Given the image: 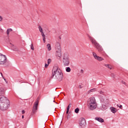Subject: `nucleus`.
<instances>
[{
    "label": "nucleus",
    "instance_id": "obj_1",
    "mask_svg": "<svg viewBox=\"0 0 128 128\" xmlns=\"http://www.w3.org/2000/svg\"><path fill=\"white\" fill-rule=\"evenodd\" d=\"M52 78H54L58 82H62L64 78V74L58 66H54L52 70Z\"/></svg>",
    "mask_w": 128,
    "mask_h": 128
},
{
    "label": "nucleus",
    "instance_id": "obj_2",
    "mask_svg": "<svg viewBox=\"0 0 128 128\" xmlns=\"http://www.w3.org/2000/svg\"><path fill=\"white\" fill-rule=\"evenodd\" d=\"M88 106L90 110H94L98 106L94 97H91L88 100Z\"/></svg>",
    "mask_w": 128,
    "mask_h": 128
},
{
    "label": "nucleus",
    "instance_id": "obj_3",
    "mask_svg": "<svg viewBox=\"0 0 128 128\" xmlns=\"http://www.w3.org/2000/svg\"><path fill=\"white\" fill-rule=\"evenodd\" d=\"M88 36L92 42V44L97 49V50L98 52H102L104 48H102V46H100V44L96 42V40L94 38L90 36V35H88Z\"/></svg>",
    "mask_w": 128,
    "mask_h": 128
},
{
    "label": "nucleus",
    "instance_id": "obj_4",
    "mask_svg": "<svg viewBox=\"0 0 128 128\" xmlns=\"http://www.w3.org/2000/svg\"><path fill=\"white\" fill-rule=\"evenodd\" d=\"M70 56L67 53H65L64 54L63 62L64 66H68L70 64Z\"/></svg>",
    "mask_w": 128,
    "mask_h": 128
},
{
    "label": "nucleus",
    "instance_id": "obj_5",
    "mask_svg": "<svg viewBox=\"0 0 128 128\" xmlns=\"http://www.w3.org/2000/svg\"><path fill=\"white\" fill-rule=\"evenodd\" d=\"M10 106V102H4V103H2V102H0V110H8V106Z\"/></svg>",
    "mask_w": 128,
    "mask_h": 128
},
{
    "label": "nucleus",
    "instance_id": "obj_6",
    "mask_svg": "<svg viewBox=\"0 0 128 128\" xmlns=\"http://www.w3.org/2000/svg\"><path fill=\"white\" fill-rule=\"evenodd\" d=\"M7 62L6 56L0 53V64H4Z\"/></svg>",
    "mask_w": 128,
    "mask_h": 128
},
{
    "label": "nucleus",
    "instance_id": "obj_7",
    "mask_svg": "<svg viewBox=\"0 0 128 128\" xmlns=\"http://www.w3.org/2000/svg\"><path fill=\"white\" fill-rule=\"evenodd\" d=\"M38 100H36L34 102V104L33 106V108L32 110V114H36L38 112Z\"/></svg>",
    "mask_w": 128,
    "mask_h": 128
},
{
    "label": "nucleus",
    "instance_id": "obj_8",
    "mask_svg": "<svg viewBox=\"0 0 128 128\" xmlns=\"http://www.w3.org/2000/svg\"><path fill=\"white\" fill-rule=\"evenodd\" d=\"M0 102L4 103V102H10V101L4 96H3L0 98Z\"/></svg>",
    "mask_w": 128,
    "mask_h": 128
},
{
    "label": "nucleus",
    "instance_id": "obj_9",
    "mask_svg": "<svg viewBox=\"0 0 128 128\" xmlns=\"http://www.w3.org/2000/svg\"><path fill=\"white\" fill-rule=\"evenodd\" d=\"M79 122H79L80 125L81 126H84V124H86V120L84 119V118H80Z\"/></svg>",
    "mask_w": 128,
    "mask_h": 128
},
{
    "label": "nucleus",
    "instance_id": "obj_10",
    "mask_svg": "<svg viewBox=\"0 0 128 128\" xmlns=\"http://www.w3.org/2000/svg\"><path fill=\"white\" fill-rule=\"evenodd\" d=\"M56 56H58V58L62 56V49L56 50Z\"/></svg>",
    "mask_w": 128,
    "mask_h": 128
},
{
    "label": "nucleus",
    "instance_id": "obj_11",
    "mask_svg": "<svg viewBox=\"0 0 128 128\" xmlns=\"http://www.w3.org/2000/svg\"><path fill=\"white\" fill-rule=\"evenodd\" d=\"M56 50H62L60 48V44L58 42H56L55 45Z\"/></svg>",
    "mask_w": 128,
    "mask_h": 128
},
{
    "label": "nucleus",
    "instance_id": "obj_12",
    "mask_svg": "<svg viewBox=\"0 0 128 128\" xmlns=\"http://www.w3.org/2000/svg\"><path fill=\"white\" fill-rule=\"evenodd\" d=\"M110 110L112 114H116V112H118V109L114 107H110Z\"/></svg>",
    "mask_w": 128,
    "mask_h": 128
},
{
    "label": "nucleus",
    "instance_id": "obj_13",
    "mask_svg": "<svg viewBox=\"0 0 128 128\" xmlns=\"http://www.w3.org/2000/svg\"><path fill=\"white\" fill-rule=\"evenodd\" d=\"M95 120L100 122H104V119L100 118V117H96L95 118Z\"/></svg>",
    "mask_w": 128,
    "mask_h": 128
},
{
    "label": "nucleus",
    "instance_id": "obj_14",
    "mask_svg": "<svg viewBox=\"0 0 128 128\" xmlns=\"http://www.w3.org/2000/svg\"><path fill=\"white\" fill-rule=\"evenodd\" d=\"M4 94V89L2 88H0V96Z\"/></svg>",
    "mask_w": 128,
    "mask_h": 128
},
{
    "label": "nucleus",
    "instance_id": "obj_15",
    "mask_svg": "<svg viewBox=\"0 0 128 128\" xmlns=\"http://www.w3.org/2000/svg\"><path fill=\"white\" fill-rule=\"evenodd\" d=\"M96 60H98L99 62H102V60H104V58H102V56H98V57L96 58Z\"/></svg>",
    "mask_w": 128,
    "mask_h": 128
},
{
    "label": "nucleus",
    "instance_id": "obj_16",
    "mask_svg": "<svg viewBox=\"0 0 128 128\" xmlns=\"http://www.w3.org/2000/svg\"><path fill=\"white\" fill-rule=\"evenodd\" d=\"M46 48L48 50H52V46H50V44H48L46 45Z\"/></svg>",
    "mask_w": 128,
    "mask_h": 128
},
{
    "label": "nucleus",
    "instance_id": "obj_17",
    "mask_svg": "<svg viewBox=\"0 0 128 128\" xmlns=\"http://www.w3.org/2000/svg\"><path fill=\"white\" fill-rule=\"evenodd\" d=\"M11 44L13 50H15L16 52H18V49L14 47V44Z\"/></svg>",
    "mask_w": 128,
    "mask_h": 128
},
{
    "label": "nucleus",
    "instance_id": "obj_18",
    "mask_svg": "<svg viewBox=\"0 0 128 128\" xmlns=\"http://www.w3.org/2000/svg\"><path fill=\"white\" fill-rule=\"evenodd\" d=\"M104 66H106V68H108L110 70H112V65H110V64H105Z\"/></svg>",
    "mask_w": 128,
    "mask_h": 128
},
{
    "label": "nucleus",
    "instance_id": "obj_19",
    "mask_svg": "<svg viewBox=\"0 0 128 128\" xmlns=\"http://www.w3.org/2000/svg\"><path fill=\"white\" fill-rule=\"evenodd\" d=\"M96 92V88H94L88 91V94H90V92Z\"/></svg>",
    "mask_w": 128,
    "mask_h": 128
},
{
    "label": "nucleus",
    "instance_id": "obj_20",
    "mask_svg": "<svg viewBox=\"0 0 128 128\" xmlns=\"http://www.w3.org/2000/svg\"><path fill=\"white\" fill-rule=\"evenodd\" d=\"M92 56L94 58H95V60H96V58L98 56V55L96 54V53L95 52H92Z\"/></svg>",
    "mask_w": 128,
    "mask_h": 128
},
{
    "label": "nucleus",
    "instance_id": "obj_21",
    "mask_svg": "<svg viewBox=\"0 0 128 128\" xmlns=\"http://www.w3.org/2000/svg\"><path fill=\"white\" fill-rule=\"evenodd\" d=\"M10 32H12V29L8 28L6 30V34H7L8 36V34H10Z\"/></svg>",
    "mask_w": 128,
    "mask_h": 128
},
{
    "label": "nucleus",
    "instance_id": "obj_22",
    "mask_svg": "<svg viewBox=\"0 0 128 128\" xmlns=\"http://www.w3.org/2000/svg\"><path fill=\"white\" fill-rule=\"evenodd\" d=\"M66 70L67 72H70V67H67L66 68Z\"/></svg>",
    "mask_w": 128,
    "mask_h": 128
},
{
    "label": "nucleus",
    "instance_id": "obj_23",
    "mask_svg": "<svg viewBox=\"0 0 128 128\" xmlns=\"http://www.w3.org/2000/svg\"><path fill=\"white\" fill-rule=\"evenodd\" d=\"M38 28L39 31L40 32H44V31L42 30V26H38Z\"/></svg>",
    "mask_w": 128,
    "mask_h": 128
},
{
    "label": "nucleus",
    "instance_id": "obj_24",
    "mask_svg": "<svg viewBox=\"0 0 128 128\" xmlns=\"http://www.w3.org/2000/svg\"><path fill=\"white\" fill-rule=\"evenodd\" d=\"M80 112V109L78 108H76L75 110H74V112H76V114H78V112Z\"/></svg>",
    "mask_w": 128,
    "mask_h": 128
},
{
    "label": "nucleus",
    "instance_id": "obj_25",
    "mask_svg": "<svg viewBox=\"0 0 128 128\" xmlns=\"http://www.w3.org/2000/svg\"><path fill=\"white\" fill-rule=\"evenodd\" d=\"M30 48L32 50H34V44H30Z\"/></svg>",
    "mask_w": 128,
    "mask_h": 128
},
{
    "label": "nucleus",
    "instance_id": "obj_26",
    "mask_svg": "<svg viewBox=\"0 0 128 128\" xmlns=\"http://www.w3.org/2000/svg\"><path fill=\"white\" fill-rule=\"evenodd\" d=\"M102 108H103V110H106V108H108V106L106 105H102Z\"/></svg>",
    "mask_w": 128,
    "mask_h": 128
},
{
    "label": "nucleus",
    "instance_id": "obj_27",
    "mask_svg": "<svg viewBox=\"0 0 128 128\" xmlns=\"http://www.w3.org/2000/svg\"><path fill=\"white\" fill-rule=\"evenodd\" d=\"M100 94H102V96H104V92L102 90H100L99 92Z\"/></svg>",
    "mask_w": 128,
    "mask_h": 128
},
{
    "label": "nucleus",
    "instance_id": "obj_28",
    "mask_svg": "<svg viewBox=\"0 0 128 128\" xmlns=\"http://www.w3.org/2000/svg\"><path fill=\"white\" fill-rule=\"evenodd\" d=\"M50 62H52V59L48 58V64H50Z\"/></svg>",
    "mask_w": 128,
    "mask_h": 128
},
{
    "label": "nucleus",
    "instance_id": "obj_29",
    "mask_svg": "<svg viewBox=\"0 0 128 128\" xmlns=\"http://www.w3.org/2000/svg\"><path fill=\"white\" fill-rule=\"evenodd\" d=\"M71 106H72V104H69L67 108L70 110V108Z\"/></svg>",
    "mask_w": 128,
    "mask_h": 128
},
{
    "label": "nucleus",
    "instance_id": "obj_30",
    "mask_svg": "<svg viewBox=\"0 0 128 128\" xmlns=\"http://www.w3.org/2000/svg\"><path fill=\"white\" fill-rule=\"evenodd\" d=\"M41 34L42 38L46 36V35H44V32H41Z\"/></svg>",
    "mask_w": 128,
    "mask_h": 128
},
{
    "label": "nucleus",
    "instance_id": "obj_31",
    "mask_svg": "<svg viewBox=\"0 0 128 128\" xmlns=\"http://www.w3.org/2000/svg\"><path fill=\"white\" fill-rule=\"evenodd\" d=\"M44 42H46V36L43 37L42 38Z\"/></svg>",
    "mask_w": 128,
    "mask_h": 128
},
{
    "label": "nucleus",
    "instance_id": "obj_32",
    "mask_svg": "<svg viewBox=\"0 0 128 128\" xmlns=\"http://www.w3.org/2000/svg\"><path fill=\"white\" fill-rule=\"evenodd\" d=\"M44 66L46 68H48V64H45Z\"/></svg>",
    "mask_w": 128,
    "mask_h": 128
},
{
    "label": "nucleus",
    "instance_id": "obj_33",
    "mask_svg": "<svg viewBox=\"0 0 128 128\" xmlns=\"http://www.w3.org/2000/svg\"><path fill=\"white\" fill-rule=\"evenodd\" d=\"M4 20V18H2V16H0V22H2Z\"/></svg>",
    "mask_w": 128,
    "mask_h": 128
},
{
    "label": "nucleus",
    "instance_id": "obj_34",
    "mask_svg": "<svg viewBox=\"0 0 128 128\" xmlns=\"http://www.w3.org/2000/svg\"><path fill=\"white\" fill-rule=\"evenodd\" d=\"M0 74H1L4 80H5V81H6V78H4V76L2 75V73L0 72Z\"/></svg>",
    "mask_w": 128,
    "mask_h": 128
},
{
    "label": "nucleus",
    "instance_id": "obj_35",
    "mask_svg": "<svg viewBox=\"0 0 128 128\" xmlns=\"http://www.w3.org/2000/svg\"><path fill=\"white\" fill-rule=\"evenodd\" d=\"M70 112V109H68L66 110V114H68V112Z\"/></svg>",
    "mask_w": 128,
    "mask_h": 128
},
{
    "label": "nucleus",
    "instance_id": "obj_36",
    "mask_svg": "<svg viewBox=\"0 0 128 128\" xmlns=\"http://www.w3.org/2000/svg\"><path fill=\"white\" fill-rule=\"evenodd\" d=\"M119 108H120L121 110H122V105H120V106H119Z\"/></svg>",
    "mask_w": 128,
    "mask_h": 128
},
{
    "label": "nucleus",
    "instance_id": "obj_37",
    "mask_svg": "<svg viewBox=\"0 0 128 128\" xmlns=\"http://www.w3.org/2000/svg\"><path fill=\"white\" fill-rule=\"evenodd\" d=\"M80 73L81 74H84V70L82 69V70H80Z\"/></svg>",
    "mask_w": 128,
    "mask_h": 128
},
{
    "label": "nucleus",
    "instance_id": "obj_38",
    "mask_svg": "<svg viewBox=\"0 0 128 128\" xmlns=\"http://www.w3.org/2000/svg\"><path fill=\"white\" fill-rule=\"evenodd\" d=\"M111 76H112V78H114V74H111Z\"/></svg>",
    "mask_w": 128,
    "mask_h": 128
},
{
    "label": "nucleus",
    "instance_id": "obj_39",
    "mask_svg": "<svg viewBox=\"0 0 128 128\" xmlns=\"http://www.w3.org/2000/svg\"><path fill=\"white\" fill-rule=\"evenodd\" d=\"M79 88H82V86L80 85V86H79Z\"/></svg>",
    "mask_w": 128,
    "mask_h": 128
},
{
    "label": "nucleus",
    "instance_id": "obj_40",
    "mask_svg": "<svg viewBox=\"0 0 128 128\" xmlns=\"http://www.w3.org/2000/svg\"><path fill=\"white\" fill-rule=\"evenodd\" d=\"M25 112H24V110H22V114H24Z\"/></svg>",
    "mask_w": 128,
    "mask_h": 128
},
{
    "label": "nucleus",
    "instance_id": "obj_41",
    "mask_svg": "<svg viewBox=\"0 0 128 128\" xmlns=\"http://www.w3.org/2000/svg\"><path fill=\"white\" fill-rule=\"evenodd\" d=\"M24 118V115L22 116V118Z\"/></svg>",
    "mask_w": 128,
    "mask_h": 128
},
{
    "label": "nucleus",
    "instance_id": "obj_42",
    "mask_svg": "<svg viewBox=\"0 0 128 128\" xmlns=\"http://www.w3.org/2000/svg\"><path fill=\"white\" fill-rule=\"evenodd\" d=\"M58 38H60V40H61L62 38H60V36H59Z\"/></svg>",
    "mask_w": 128,
    "mask_h": 128
},
{
    "label": "nucleus",
    "instance_id": "obj_43",
    "mask_svg": "<svg viewBox=\"0 0 128 128\" xmlns=\"http://www.w3.org/2000/svg\"><path fill=\"white\" fill-rule=\"evenodd\" d=\"M117 106H118V108H120V106L118 104H117Z\"/></svg>",
    "mask_w": 128,
    "mask_h": 128
},
{
    "label": "nucleus",
    "instance_id": "obj_44",
    "mask_svg": "<svg viewBox=\"0 0 128 128\" xmlns=\"http://www.w3.org/2000/svg\"><path fill=\"white\" fill-rule=\"evenodd\" d=\"M123 84H126V82H123Z\"/></svg>",
    "mask_w": 128,
    "mask_h": 128
}]
</instances>
